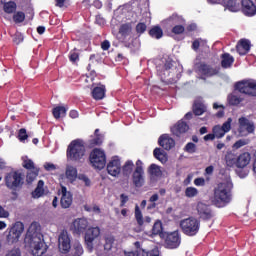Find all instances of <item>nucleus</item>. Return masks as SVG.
<instances>
[{
    "mask_svg": "<svg viewBox=\"0 0 256 256\" xmlns=\"http://www.w3.org/2000/svg\"><path fill=\"white\" fill-rule=\"evenodd\" d=\"M213 109H222L216 113V117H218V119H221V117H225V106L214 103Z\"/></svg>",
    "mask_w": 256,
    "mask_h": 256,
    "instance_id": "nucleus-49",
    "label": "nucleus"
},
{
    "mask_svg": "<svg viewBox=\"0 0 256 256\" xmlns=\"http://www.w3.org/2000/svg\"><path fill=\"white\" fill-rule=\"evenodd\" d=\"M52 115L54 119H61V117L67 115V108H65V106H57L53 108Z\"/></svg>",
    "mask_w": 256,
    "mask_h": 256,
    "instance_id": "nucleus-38",
    "label": "nucleus"
},
{
    "mask_svg": "<svg viewBox=\"0 0 256 256\" xmlns=\"http://www.w3.org/2000/svg\"><path fill=\"white\" fill-rule=\"evenodd\" d=\"M13 41L16 43V45H20V43H23V35L16 34L13 38Z\"/></svg>",
    "mask_w": 256,
    "mask_h": 256,
    "instance_id": "nucleus-63",
    "label": "nucleus"
},
{
    "mask_svg": "<svg viewBox=\"0 0 256 256\" xmlns=\"http://www.w3.org/2000/svg\"><path fill=\"white\" fill-rule=\"evenodd\" d=\"M44 169L45 171H55V169H57V166H55V164L53 163L46 162L44 164Z\"/></svg>",
    "mask_w": 256,
    "mask_h": 256,
    "instance_id": "nucleus-62",
    "label": "nucleus"
},
{
    "mask_svg": "<svg viewBox=\"0 0 256 256\" xmlns=\"http://www.w3.org/2000/svg\"><path fill=\"white\" fill-rule=\"evenodd\" d=\"M196 211L202 221H211L215 217V213H213L211 207L203 202L197 203Z\"/></svg>",
    "mask_w": 256,
    "mask_h": 256,
    "instance_id": "nucleus-13",
    "label": "nucleus"
},
{
    "mask_svg": "<svg viewBox=\"0 0 256 256\" xmlns=\"http://www.w3.org/2000/svg\"><path fill=\"white\" fill-rule=\"evenodd\" d=\"M132 32L133 26L131 25V23L121 24L118 30L120 39H123V41H125V38L129 37V35H131Z\"/></svg>",
    "mask_w": 256,
    "mask_h": 256,
    "instance_id": "nucleus-27",
    "label": "nucleus"
},
{
    "mask_svg": "<svg viewBox=\"0 0 256 256\" xmlns=\"http://www.w3.org/2000/svg\"><path fill=\"white\" fill-rule=\"evenodd\" d=\"M135 164L131 160H127L122 167V175L124 177H129L133 173Z\"/></svg>",
    "mask_w": 256,
    "mask_h": 256,
    "instance_id": "nucleus-36",
    "label": "nucleus"
},
{
    "mask_svg": "<svg viewBox=\"0 0 256 256\" xmlns=\"http://www.w3.org/2000/svg\"><path fill=\"white\" fill-rule=\"evenodd\" d=\"M153 155L155 159L161 161L162 163H166L168 161L167 153L161 148H155L153 151Z\"/></svg>",
    "mask_w": 256,
    "mask_h": 256,
    "instance_id": "nucleus-37",
    "label": "nucleus"
},
{
    "mask_svg": "<svg viewBox=\"0 0 256 256\" xmlns=\"http://www.w3.org/2000/svg\"><path fill=\"white\" fill-rule=\"evenodd\" d=\"M145 170L143 169V161H136V168L132 174V183L134 187L141 188L145 185Z\"/></svg>",
    "mask_w": 256,
    "mask_h": 256,
    "instance_id": "nucleus-8",
    "label": "nucleus"
},
{
    "mask_svg": "<svg viewBox=\"0 0 256 256\" xmlns=\"http://www.w3.org/2000/svg\"><path fill=\"white\" fill-rule=\"evenodd\" d=\"M239 156L233 152H227L225 155V161L227 167H237Z\"/></svg>",
    "mask_w": 256,
    "mask_h": 256,
    "instance_id": "nucleus-32",
    "label": "nucleus"
},
{
    "mask_svg": "<svg viewBox=\"0 0 256 256\" xmlns=\"http://www.w3.org/2000/svg\"><path fill=\"white\" fill-rule=\"evenodd\" d=\"M194 185H196V187H205V178H196Z\"/></svg>",
    "mask_w": 256,
    "mask_h": 256,
    "instance_id": "nucleus-61",
    "label": "nucleus"
},
{
    "mask_svg": "<svg viewBox=\"0 0 256 256\" xmlns=\"http://www.w3.org/2000/svg\"><path fill=\"white\" fill-rule=\"evenodd\" d=\"M199 195V190L195 187H187L185 189V197H188V199H193V197H197Z\"/></svg>",
    "mask_w": 256,
    "mask_h": 256,
    "instance_id": "nucleus-43",
    "label": "nucleus"
},
{
    "mask_svg": "<svg viewBox=\"0 0 256 256\" xmlns=\"http://www.w3.org/2000/svg\"><path fill=\"white\" fill-rule=\"evenodd\" d=\"M58 247L61 253H69L71 250V238L67 231H62L58 237Z\"/></svg>",
    "mask_w": 256,
    "mask_h": 256,
    "instance_id": "nucleus-15",
    "label": "nucleus"
},
{
    "mask_svg": "<svg viewBox=\"0 0 256 256\" xmlns=\"http://www.w3.org/2000/svg\"><path fill=\"white\" fill-rule=\"evenodd\" d=\"M4 179H5L6 187H8V189L16 190L23 187L24 178L21 172H18V171L10 172L6 174Z\"/></svg>",
    "mask_w": 256,
    "mask_h": 256,
    "instance_id": "nucleus-6",
    "label": "nucleus"
},
{
    "mask_svg": "<svg viewBox=\"0 0 256 256\" xmlns=\"http://www.w3.org/2000/svg\"><path fill=\"white\" fill-rule=\"evenodd\" d=\"M60 193L62 195L60 199V205L62 209H69L73 205V194L70 191H67V187L61 186Z\"/></svg>",
    "mask_w": 256,
    "mask_h": 256,
    "instance_id": "nucleus-16",
    "label": "nucleus"
},
{
    "mask_svg": "<svg viewBox=\"0 0 256 256\" xmlns=\"http://www.w3.org/2000/svg\"><path fill=\"white\" fill-rule=\"evenodd\" d=\"M85 143L81 139L72 140L67 147L66 157L72 163H83L85 161Z\"/></svg>",
    "mask_w": 256,
    "mask_h": 256,
    "instance_id": "nucleus-2",
    "label": "nucleus"
},
{
    "mask_svg": "<svg viewBox=\"0 0 256 256\" xmlns=\"http://www.w3.org/2000/svg\"><path fill=\"white\" fill-rule=\"evenodd\" d=\"M45 195V181L39 180L36 188L31 192L32 199H40Z\"/></svg>",
    "mask_w": 256,
    "mask_h": 256,
    "instance_id": "nucleus-24",
    "label": "nucleus"
},
{
    "mask_svg": "<svg viewBox=\"0 0 256 256\" xmlns=\"http://www.w3.org/2000/svg\"><path fill=\"white\" fill-rule=\"evenodd\" d=\"M248 143H249V141H247L245 139H240L234 143L233 148L241 149V147H245V145H248Z\"/></svg>",
    "mask_w": 256,
    "mask_h": 256,
    "instance_id": "nucleus-55",
    "label": "nucleus"
},
{
    "mask_svg": "<svg viewBox=\"0 0 256 256\" xmlns=\"http://www.w3.org/2000/svg\"><path fill=\"white\" fill-rule=\"evenodd\" d=\"M39 177V168H35L34 170H29L26 175V181L27 183H33L35 179Z\"/></svg>",
    "mask_w": 256,
    "mask_h": 256,
    "instance_id": "nucleus-42",
    "label": "nucleus"
},
{
    "mask_svg": "<svg viewBox=\"0 0 256 256\" xmlns=\"http://www.w3.org/2000/svg\"><path fill=\"white\" fill-rule=\"evenodd\" d=\"M66 177L70 181H75V179H77V168L74 166H67Z\"/></svg>",
    "mask_w": 256,
    "mask_h": 256,
    "instance_id": "nucleus-40",
    "label": "nucleus"
},
{
    "mask_svg": "<svg viewBox=\"0 0 256 256\" xmlns=\"http://www.w3.org/2000/svg\"><path fill=\"white\" fill-rule=\"evenodd\" d=\"M39 223L33 222L26 233L24 239L25 247L29 249L33 256H43L47 253V244L43 239V234L39 232Z\"/></svg>",
    "mask_w": 256,
    "mask_h": 256,
    "instance_id": "nucleus-1",
    "label": "nucleus"
},
{
    "mask_svg": "<svg viewBox=\"0 0 256 256\" xmlns=\"http://www.w3.org/2000/svg\"><path fill=\"white\" fill-rule=\"evenodd\" d=\"M142 256H160L159 248L155 247L150 251H145V249L141 250Z\"/></svg>",
    "mask_w": 256,
    "mask_h": 256,
    "instance_id": "nucleus-48",
    "label": "nucleus"
},
{
    "mask_svg": "<svg viewBox=\"0 0 256 256\" xmlns=\"http://www.w3.org/2000/svg\"><path fill=\"white\" fill-rule=\"evenodd\" d=\"M164 239L166 249H177L181 245V233L179 230L166 232Z\"/></svg>",
    "mask_w": 256,
    "mask_h": 256,
    "instance_id": "nucleus-9",
    "label": "nucleus"
},
{
    "mask_svg": "<svg viewBox=\"0 0 256 256\" xmlns=\"http://www.w3.org/2000/svg\"><path fill=\"white\" fill-rule=\"evenodd\" d=\"M114 243H115L114 236H106L105 243H104V251H106V253H109V251H111V249H113Z\"/></svg>",
    "mask_w": 256,
    "mask_h": 256,
    "instance_id": "nucleus-41",
    "label": "nucleus"
},
{
    "mask_svg": "<svg viewBox=\"0 0 256 256\" xmlns=\"http://www.w3.org/2000/svg\"><path fill=\"white\" fill-rule=\"evenodd\" d=\"M105 86H97L92 90V97L96 101H101V99L105 98Z\"/></svg>",
    "mask_w": 256,
    "mask_h": 256,
    "instance_id": "nucleus-33",
    "label": "nucleus"
},
{
    "mask_svg": "<svg viewBox=\"0 0 256 256\" xmlns=\"http://www.w3.org/2000/svg\"><path fill=\"white\" fill-rule=\"evenodd\" d=\"M134 217L140 229L143 228V225H145V223H151V218L149 216L143 217V212H141L139 205L135 206Z\"/></svg>",
    "mask_w": 256,
    "mask_h": 256,
    "instance_id": "nucleus-22",
    "label": "nucleus"
},
{
    "mask_svg": "<svg viewBox=\"0 0 256 256\" xmlns=\"http://www.w3.org/2000/svg\"><path fill=\"white\" fill-rule=\"evenodd\" d=\"M85 211L96 213L97 215L101 214V208L98 205H94L92 208L85 207Z\"/></svg>",
    "mask_w": 256,
    "mask_h": 256,
    "instance_id": "nucleus-58",
    "label": "nucleus"
},
{
    "mask_svg": "<svg viewBox=\"0 0 256 256\" xmlns=\"http://www.w3.org/2000/svg\"><path fill=\"white\" fill-rule=\"evenodd\" d=\"M227 102L231 107H237V105L243 103V98L235 94H229L227 97Z\"/></svg>",
    "mask_w": 256,
    "mask_h": 256,
    "instance_id": "nucleus-39",
    "label": "nucleus"
},
{
    "mask_svg": "<svg viewBox=\"0 0 256 256\" xmlns=\"http://www.w3.org/2000/svg\"><path fill=\"white\" fill-rule=\"evenodd\" d=\"M107 171L112 177H118L121 173V160L117 157L112 158V160L107 164Z\"/></svg>",
    "mask_w": 256,
    "mask_h": 256,
    "instance_id": "nucleus-17",
    "label": "nucleus"
},
{
    "mask_svg": "<svg viewBox=\"0 0 256 256\" xmlns=\"http://www.w3.org/2000/svg\"><path fill=\"white\" fill-rule=\"evenodd\" d=\"M236 91L248 97H256V82L254 80H242L235 84Z\"/></svg>",
    "mask_w": 256,
    "mask_h": 256,
    "instance_id": "nucleus-7",
    "label": "nucleus"
},
{
    "mask_svg": "<svg viewBox=\"0 0 256 256\" xmlns=\"http://www.w3.org/2000/svg\"><path fill=\"white\" fill-rule=\"evenodd\" d=\"M251 163V154L244 152L238 156L237 169H245Z\"/></svg>",
    "mask_w": 256,
    "mask_h": 256,
    "instance_id": "nucleus-25",
    "label": "nucleus"
},
{
    "mask_svg": "<svg viewBox=\"0 0 256 256\" xmlns=\"http://www.w3.org/2000/svg\"><path fill=\"white\" fill-rule=\"evenodd\" d=\"M233 63H235V58L229 53H223L221 55V67L223 69H229L233 67Z\"/></svg>",
    "mask_w": 256,
    "mask_h": 256,
    "instance_id": "nucleus-28",
    "label": "nucleus"
},
{
    "mask_svg": "<svg viewBox=\"0 0 256 256\" xmlns=\"http://www.w3.org/2000/svg\"><path fill=\"white\" fill-rule=\"evenodd\" d=\"M219 71V67H213L205 62L196 64V73L202 77H215V75H219Z\"/></svg>",
    "mask_w": 256,
    "mask_h": 256,
    "instance_id": "nucleus-11",
    "label": "nucleus"
},
{
    "mask_svg": "<svg viewBox=\"0 0 256 256\" xmlns=\"http://www.w3.org/2000/svg\"><path fill=\"white\" fill-rule=\"evenodd\" d=\"M229 203H231V188H229V184L226 182L219 183L214 189L212 204L215 207L221 208Z\"/></svg>",
    "mask_w": 256,
    "mask_h": 256,
    "instance_id": "nucleus-3",
    "label": "nucleus"
},
{
    "mask_svg": "<svg viewBox=\"0 0 256 256\" xmlns=\"http://www.w3.org/2000/svg\"><path fill=\"white\" fill-rule=\"evenodd\" d=\"M180 229L184 235L187 237H195L201 229V220L190 216L188 218L182 219L179 223Z\"/></svg>",
    "mask_w": 256,
    "mask_h": 256,
    "instance_id": "nucleus-4",
    "label": "nucleus"
},
{
    "mask_svg": "<svg viewBox=\"0 0 256 256\" xmlns=\"http://www.w3.org/2000/svg\"><path fill=\"white\" fill-rule=\"evenodd\" d=\"M212 133L215 135L217 139H222V137H225V130L221 128L220 125H216L212 129Z\"/></svg>",
    "mask_w": 256,
    "mask_h": 256,
    "instance_id": "nucleus-44",
    "label": "nucleus"
},
{
    "mask_svg": "<svg viewBox=\"0 0 256 256\" xmlns=\"http://www.w3.org/2000/svg\"><path fill=\"white\" fill-rule=\"evenodd\" d=\"M167 232L163 231V222L157 220L152 227V235H159L160 239H165V234Z\"/></svg>",
    "mask_w": 256,
    "mask_h": 256,
    "instance_id": "nucleus-30",
    "label": "nucleus"
},
{
    "mask_svg": "<svg viewBox=\"0 0 256 256\" xmlns=\"http://www.w3.org/2000/svg\"><path fill=\"white\" fill-rule=\"evenodd\" d=\"M69 251L71 256H81L84 253L83 245H81L80 241H74Z\"/></svg>",
    "mask_w": 256,
    "mask_h": 256,
    "instance_id": "nucleus-31",
    "label": "nucleus"
},
{
    "mask_svg": "<svg viewBox=\"0 0 256 256\" xmlns=\"http://www.w3.org/2000/svg\"><path fill=\"white\" fill-rule=\"evenodd\" d=\"M189 131V124L183 120H179L172 128L171 132L176 136V137H181L183 133H187Z\"/></svg>",
    "mask_w": 256,
    "mask_h": 256,
    "instance_id": "nucleus-20",
    "label": "nucleus"
},
{
    "mask_svg": "<svg viewBox=\"0 0 256 256\" xmlns=\"http://www.w3.org/2000/svg\"><path fill=\"white\" fill-rule=\"evenodd\" d=\"M99 235H101L99 227H92L86 230L84 241L88 251H93L95 239H99Z\"/></svg>",
    "mask_w": 256,
    "mask_h": 256,
    "instance_id": "nucleus-12",
    "label": "nucleus"
},
{
    "mask_svg": "<svg viewBox=\"0 0 256 256\" xmlns=\"http://www.w3.org/2000/svg\"><path fill=\"white\" fill-rule=\"evenodd\" d=\"M148 35H150L152 39H161V37H163V28L159 25L153 26L148 31Z\"/></svg>",
    "mask_w": 256,
    "mask_h": 256,
    "instance_id": "nucleus-34",
    "label": "nucleus"
},
{
    "mask_svg": "<svg viewBox=\"0 0 256 256\" xmlns=\"http://www.w3.org/2000/svg\"><path fill=\"white\" fill-rule=\"evenodd\" d=\"M25 231V225L22 222H16L9 230L7 234V242L10 244L17 243L21 234Z\"/></svg>",
    "mask_w": 256,
    "mask_h": 256,
    "instance_id": "nucleus-10",
    "label": "nucleus"
},
{
    "mask_svg": "<svg viewBox=\"0 0 256 256\" xmlns=\"http://www.w3.org/2000/svg\"><path fill=\"white\" fill-rule=\"evenodd\" d=\"M242 13L246 17H255L256 15V5L253 0H242Z\"/></svg>",
    "mask_w": 256,
    "mask_h": 256,
    "instance_id": "nucleus-18",
    "label": "nucleus"
},
{
    "mask_svg": "<svg viewBox=\"0 0 256 256\" xmlns=\"http://www.w3.org/2000/svg\"><path fill=\"white\" fill-rule=\"evenodd\" d=\"M148 175H150V179H157L163 175V171H161V166L157 164H151L148 167Z\"/></svg>",
    "mask_w": 256,
    "mask_h": 256,
    "instance_id": "nucleus-29",
    "label": "nucleus"
},
{
    "mask_svg": "<svg viewBox=\"0 0 256 256\" xmlns=\"http://www.w3.org/2000/svg\"><path fill=\"white\" fill-rule=\"evenodd\" d=\"M156 201H159V194H153L149 198V202L152 204L150 206H148V209H155V207H157V204L155 203Z\"/></svg>",
    "mask_w": 256,
    "mask_h": 256,
    "instance_id": "nucleus-54",
    "label": "nucleus"
},
{
    "mask_svg": "<svg viewBox=\"0 0 256 256\" xmlns=\"http://www.w3.org/2000/svg\"><path fill=\"white\" fill-rule=\"evenodd\" d=\"M141 251H142V249L136 250V251H131V252H126L125 256H142Z\"/></svg>",
    "mask_w": 256,
    "mask_h": 256,
    "instance_id": "nucleus-64",
    "label": "nucleus"
},
{
    "mask_svg": "<svg viewBox=\"0 0 256 256\" xmlns=\"http://www.w3.org/2000/svg\"><path fill=\"white\" fill-rule=\"evenodd\" d=\"M226 5L229 11H237V3L235 0H228Z\"/></svg>",
    "mask_w": 256,
    "mask_h": 256,
    "instance_id": "nucleus-57",
    "label": "nucleus"
},
{
    "mask_svg": "<svg viewBox=\"0 0 256 256\" xmlns=\"http://www.w3.org/2000/svg\"><path fill=\"white\" fill-rule=\"evenodd\" d=\"M192 112L196 117H200V115L207 112V106L203 102L196 100L192 105Z\"/></svg>",
    "mask_w": 256,
    "mask_h": 256,
    "instance_id": "nucleus-26",
    "label": "nucleus"
},
{
    "mask_svg": "<svg viewBox=\"0 0 256 256\" xmlns=\"http://www.w3.org/2000/svg\"><path fill=\"white\" fill-rule=\"evenodd\" d=\"M3 11L11 15L17 11V3L15 1H8L3 3Z\"/></svg>",
    "mask_w": 256,
    "mask_h": 256,
    "instance_id": "nucleus-35",
    "label": "nucleus"
},
{
    "mask_svg": "<svg viewBox=\"0 0 256 256\" xmlns=\"http://www.w3.org/2000/svg\"><path fill=\"white\" fill-rule=\"evenodd\" d=\"M18 139L22 143L29 139V135H27V130L25 128H21L18 132Z\"/></svg>",
    "mask_w": 256,
    "mask_h": 256,
    "instance_id": "nucleus-52",
    "label": "nucleus"
},
{
    "mask_svg": "<svg viewBox=\"0 0 256 256\" xmlns=\"http://www.w3.org/2000/svg\"><path fill=\"white\" fill-rule=\"evenodd\" d=\"M88 227L89 221L87 218H77L72 222L70 230L72 231L73 235H81V233H85V231H87Z\"/></svg>",
    "mask_w": 256,
    "mask_h": 256,
    "instance_id": "nucleus-14",
    "label": "nucleus"
},
{
    "mask_svg": "<svg viewBox=\"0 0 256 256\" xmlns=\"http://www.w3.org/2000/svg\"><path fill=\"white\" fill-rule=\"evenodd\" d=\"M236 51L239 55H247L251 51V41L248 39H240L236 45Z\"/></svg>",
    "mask_w": 256,
    "mask_h": 256,
    "instance_id": "nucleus-21",
    "label": "nucleus"
},
{
    "mask_svg": "<svg viewBox=\"0 0 256 256\" xmlns=\"http://www.w3.org/2000/svg\"><path fill=\"white\" fill-rule=\"evenodd\" d=\"M6 256H21V249L19 248H14L6 254Z\"/></svg>",
    "mask_w": 256,
    "mask_h": 256,
    "instance_id": "nucleus-59",
    "label": "nucleus"
},
{
    "mask_svg": "<svg viewBox=\"0 0 256 256\" xmlns=\"http://www.w3.org/2000/svg\"><path fill=\"white\" fill-rule=\"evenodd\" d=\"M89 161L94 169H99V171H101V169H105V165H107V156L105 155V151L99 148H94L90 152Z\"/></svg>",
    "mask_w": 256,
    "mask_h": 256,
    "instance_id": "nucleus-5",
    "label": "nucleus"
},
{
    "mask_svg": "<svg viewBox=\"0 0 256 256\" xmlns=\"http://www.w3.org/2000/svg\"><path fill=\"white\" fill-rule=\"evenodd\" d=\"M147 31V24H145L144 22H139L136 25V33H138V35H143V33H145Z\"/></svg>",
    "mask_w": 256,
    "mask_h": 256,
    "instance_id": "nucleus-53",
    "label": "nucleus"
},
{
    "mask_svg": "<svg viewBox=\"0 0 256 256\" xmlns=\"http://www.w3.org/2000/svg\"><path fill=\"white\" fill-rule=\"evenodd\" d=\"M22 167H24V169H27L28 171L37 169V167H35V163L33 162V160L29 158H26L25 160H23Z\"/></svg>",
    "mask_w": 256,
    "mask_h": 256,
    "instance_id": "nucleus-46",
    "label": "nucleus"
},
{
    "mask_svg": "<svg viewBox=\"0 0 256 256\" xmlns=\"http://www.w3.org/2000/svg\"><path fill=\"white\" fill-rule=\"evenodd\" d=\"M12 19L16 24L23 23L25 21V13L23 11L14 12Z\"/></svg>",
    "mask_w": 256,
    "mask_h": 256,
    "instance_id": "nucleus-45",
    "label": "nucleus"
},
{
    "mask_svg": "<svg viewBox=\"0 0 256 256\" xmlns=\"http://www.w3.org/2000/svg\"><path fill=\"white\" fill-rule=\"evenodd\" d=\"M103 145V134H100V130L96 129L94 131V136L88 140V147L93 149V147H101Z\"/></svg>",
    "mask_w": 256,
    "mask_h": 256,
    "instance_id": "nucleus-23",
    "label": "nucleus"
},
{
    "mask_svg": "<svg viewBox=\"0 0 256 256\" xmlns=\"http://www.w3.org/2000/svg\"><path fill=\"white\" fill-rule=\"evenodd\" d=\"M128 201H129V196H127L126 194L120 195V207H125Z\"/></svg>",
    "mask_w": 256,
    "mask_h": 256,
    "instance_id": "nucleus-60",
    "label": "nucleus"
},
{
    "mask_svg": "<svg viewBox=\"0 0 256 256\" xmlns=\"http://www.w3.org/2000/svg\"><path fill=\"white\" fill-rule=\"evenodd\" d=\"M80 55L81 54H79V52L76 48L71 50L69 53V61L71 63H78Z\"/></svg>",
    "mask_w": 256,
    "mask_h": 256,
    "instance_id": "nucleus-47",
    "label": "nucleus"
},
{
    "mask_svg": "<svg viewBox=\"0 0 256 256\" xmlns=\"http://www.w3.org/2000/svg\"><path fill=\"white\" fill-rule=\"evenodd\" d=\"M158 145L165 151H171L175 147V140L169 134H162L158 139Z\"/></svg>",
    "mask_w": 256,
    "mask_h": 256,
    "instance_id": "nucleus-19",
    "label": "nucleus"
},
{
    "mask_svg": "<svg viewBox=\"0 0 256 256\" xmlns=\"http://www.w3.org/2000/svg\"><path fill=\"white\" fill-rule=\"evenodd\" d=\"M220 128L223 129L224 132L229 133L231 131V118H228V120L224 122Z\"/></svg>",
    "mask_w": 256,
    "mask_h": 256,
    "instance_id": "nucleus-56",
    "label": "nucleus"
},
{
    "mask_svg": "<svg viewBox=\"0 0 256 256\" xmlns=\"http://www.w3.org/2000/svg\"><path fill=\"white\" fill-rule=\"evenodd\" d=\"M171 33H173L174 35H183V33H185V26L175 25L172 28Z\"/></svg>",
    "mask_w": 256,
    "mask_h": 256,
    "instance_id": "nucleus-51",
    "label": "nucleus"
},
{
    "mask_svg": "<svg viewBox=\"0 0 256 256\" xmlns=\"http://www.w3.org/2000/svg\"><path fill=\"white\" fill-rule=\"evenodd\" d=\"M184 151H186V153H196L197 152V145H195V143L193 142H188L184 148Z\"/></svg>",
    "mask_w": 256,
    "mask_h": 256,
    "instance_id": "nucleus-50",
    "label": "nucleus"
}]
</instances>
